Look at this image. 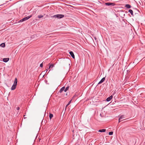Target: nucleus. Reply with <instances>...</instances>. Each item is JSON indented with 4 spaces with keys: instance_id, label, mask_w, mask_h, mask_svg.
I'll return each instance as SVG.
<instances>
[{
    "instance_id": "obj_1",
    "label": "nucleus",
    "mask_w": 145,
    "mask_h": 145,
    "mask_svg": "<svg viewBox=\"0 0 145 145\" xmlns=\"http://www.w3.org/2000/svg\"><path fill=\"white\" fill-rule=\"evenodd\" d=\"M17 83V80L16 78H15L14 81V83L13 85L12 86L11 88V90H14L16 87V86Z\"/></svg>"
},
{
    "instance_id": "obj_2",
    "label": "nucleus",
    "mask_w": 145,
    "mask_h": 145,
    "mask_svg": "<svg viewBox=\"0 0 145 145\" xmlns=\"http://www.w3.org/2000/svg\"><path fill=\"white\" fill-rule=\"evenodd\" d=\"M32 16V15H30V16H27V17H25L22 19L21 20H20L19 21V22H22L25 21L28 19H29Z\"/></svg>"
},
{
    "instance_id": "obj_3",
    "label": "nucleus",
    "mask_w": 145,
    "mask_h": 145,
    "mask_svg": "<svg viewBox=\"0 0 145 145\" xmlns=\"http://www.w3.org/2000/svg\"><path fill=\"white\" fill-rule=\"evenodd\" d=\"M64 15L62 14H57L53 16L54 18H61L64 17Z\"/></svg>"
},
{
    "instance_id": "obj_4",
    "label": "nucleus",
    "mask_w": 145,
    "mask_h": 145,
    "mask_svg": "<svg viewBox=\"0 0 145 145\" xmlns=\"http://www.w3.org/2000/svg\"><path fill=\"white\" fill-rule=\"evenodd\" d=\"M105 4L106 5L108 6H109L110 5H115V4L113 3H106Z\"/></svg>"
},
{
    "instance_id": "obj_5",
    "label": "nucleus",
    "mask_w": 145,
    "mask_h": 145,
    "mask_svg": "<svg viewBox=\"0 0 145 145\" xmlns=\"http://www.w3.org/2000/svg\"><path fill=\"white\" fill-rule=\"evenodd\" d=\"M69 54H70V55L74 59L75 58V57L74 55V54L71 51L69 52Z\"/></svg>"
},
{
    "instance_id": "obj_6",
    "label": "nucleus",
    "mask_w": 145,
    "mask_h": 145,
    "mask_svg": "<svg viewBox=\"0 0 145 145\" xmlns=\"http://www.w3.org/2000/svg\"><path fill=\"white\" fill-rule=\"evenodd\" d=\"M124 117L123 116H121L119 119V122H120V121L123 120L122 119H123Z\"/></svg>"
},
{
    "instance_id": "obj_7",
    "label": "nucleus",
    "mask_w": 145,
    "mask_h": 145,
    "mask_svg": "<svg viewBox=\"0 0 145 145\" xmlns=\"http://www.w3.org/2000/svg\"><path fill=\"white\" fill-rule=\"evenodd\" d=\"M113 96L112 95L110 96V97H108L106 99V101H110L112 98Z\"/></svg>"
},
{
    "instance_id": "obj_8",
    "label": "nucleus",
    "mask_w": 145,
    "mask_h": 145,
    "mask_svg": "<svg viewBox=\"0 0 145 145\" xmlns=\"http://www.w3.org/2000/svg\"><path fill=\"white\" fill-rule=\"evenodd\" d=\"M9 59V58H3V61L5 62H7L8 61Z\"/></svg>"
},
{
    "instance_id": "obj_9",
    "label": "nucleus",
    "mask_w": 145,
    "mask_h": 145,
    "mask_svg": "<svg viewBox=\"0 0 145 145\" xmlns=\"http://www.w3.org/2000/svg\"><path fill=\"white\" fill-rule=\"evenodd\" d=\"M105 77L103 78L101 80V81L98 83V84H100L102 83L105 81Z\"/></svg>"
},
{
    "instance_id": "obj_10",
    "label": "nucleus",
    "mask_w": 145,
    "mask_h": 145,
    "mask_svg": "<svg viewBox=\"0 0 145 145\" xmlns=\"http://www.w3.org/2000/svg\"><path fill=\"white\" fill-rule=\"evenodd\" d=\"M106 129H100L99 130V131L101 132H105L106 131Z\"/></svg>"
},
{
    "instance_id": "obj_11",
    "label": "nucleus",
    "mask_w": 145,
    "mask_h": 145,
    "mask_svg": "<svg viewBox=\"0 0 145 145\" xmlns=\"http://www.w3.org/2000/svg\"><path fill=\"white\" fill-rule=\"evenodd\" d=\"M65 87H62L61 89L60 90V93L61 92L63 91L64 89H65Z\"/></svg>"
},
{
    "instance_id": "obj_12",
    "label": "nucleus",
    "mask_w": 145,
    "mask_h": 145,
    "mask_svg": "<svg viewBox=\"0 0 145 145\" xmlns=\"http://www.w3.org/2000/svg\"><path fill=\"white\" fill-rule=\"evenodd\" d=\"M71 101H72V100H71L69 102L68 104L66 105V107H65V109H66V108H67V106L71 103Z\"/></svg>"
},
{
    "instance_id": "obj_13",
    "label": "nucleus",
    "mask_w": 145,
    "mask_h": 145,
    "mask_svg": "<svg viewBox=\"0 0 145 145\" xmlns=\"http://www.w3.org/2000/svg\"><path fill=\"white\" fill-rule=\"evenodd\" d=\"M125 7L127 8H130L131 7L130 5L129 4L126 5Z\"/></svg>"
},
{
    "instance_id": "obj_14",
    "label": "nucleus",
    "mask_w": 145,
    "mask_h": 145,
    "mask_svg": "<svg viewBox=\"0 0 145 145\" xmlns=\"http://www.w3.org/2000/svg\"><path fill=\"white\" fill-rule=\"evenodd\" d=\"M53 117V115L52 114H50L49 115V117L51 119Z\"/></svg>"
},
{
    "instance_id": "obj_15",
    "label": "nucleus",
    "mask_w": 145,
    "mask_h": 145,
    "mask_svg": "<svg viewBox=\"0 0 145 145\" xmlns=\"http://www.w3.org/2000/svg\"><path fill=\"white\" fill-rule=\"evenodd\" d=\"M0 46L3 47H4L5 46V44L4 43H2L1 44Z\"/></svg>"
},
{
    "instance_id": "obj_16",
    "label": "nucleus",
    "mask_w": 145,
    "mask_h": 145,
    "mask_svg": "<svg viewBox=\"0 0 145 145\" xmlns=\"http://www.w3.org/2000/svg\"><path fill=\"white\" fill-rule=\"evenodd\" d=\"M129 12L132 15L133 14V11L132 10L130 9L129 10Z\"/></svg>"
},
{
    "instance_id": "obj_17",
    "label": "nucleus",
    "mask_w": 145,
    "mask_h": 145,
    "mask_svg": "<svg viewBox=\"0 0 145 145\" xmlns=\"http://www.w3.org/2000/svg\"><path fill=\"white\" fill-rule=\"evenodd\" d=\"M54 67V64H51L49 67V69L50 68H52L53 67Z\"/></svg>"
},
{
    "instance_id": "obj_18",
    "label": "nucleus",
    "mask_w": 145,
    "mask_h": 145,
    "mask_svg": "<svg viewBox=\"0 0 145 145\" xmlns=\"http://www.w3.org/2000/svg\"><path fill=\"white\" fill-rule=\"evenodd\" d=\"M69 87H67L66 88L64 89V91L65 92L66 91L69 89Z\"/></svg>"
},
{
    "instance_id": "obj_19",
    "label": "nucleus",
    "mask_w": 145,
    "mask_h": 145,
    "mask_svg": "<svg viewBox=\"0 0 145 145\" xmlns=\"http://www.w3.org/2000/svg\"><path fill=\"white\" fill-rule=\"evenodd\" d=\"M113 132L112 131L110 132L109 133V135H112L113 134Z\"/></svg>"
},
{
    "instance_id": "obj_20",
    "label": "nucleus",
    "mask_w": 145,
    "mask_h": 145,
    "mask_svg": "<svg viewBox=\"0 0 145 145\" xmlns=\"http://www.w3.org/2000/svg\"><path fill=\"white\" fill-rule=\"evenodd\" d=\"M43 16L42 15H39L38 17V18H42L43 17Z\"/></svg>"
},
{
    "instance_id": "obj_21",
    "label": "nucleus",
    "mask_w": 145,
    "mask_h": 145,
    "mask_svg": "<svg viewBox=\"0 0 145 145\" xmlns=\"http://www.w3.org/2000/svg\"><path fill=\"white\" fill-rule=\"evenodd\" d=\"M40 67H43V64L42 63H41L40 65Z\"/></svg>"
},
{
    "instance_id": "obj_22",
    "label": "nucleus",
    "mask_w": 145,
    "mask_h": 145,
    "mask_svg": "<svg viewBox=\"0 0 145 145\" xmlns=\"http://www.w3.org/2000/svg\"><path fill=\"white\" fill-rule=\"evenodd\" d=\"M16 109L17 110H19L20 109V108L19 107H18Z\"/></svg>"
},
{
    "instance_id": "obj_23",
    "label": "nucleus",
    "mask_w": 145,
    "mask_h": 145,
    "mask_svg": "<svg viewBox=\"0 0 145 145\" xmlns=\"http://www.w3.org/2000/svg\"><path fill=\"white\" fill-rule=\"evenodd\" d=\"M137 60H135V61H135V62L137 61Z\"/></svg>"
},
{
    "instance_id": "obj_24",
    "label": "nucleus",
    "mask_w": 145,
    "mask_h": 145,
    "mask_svg": "<svg viewBox=\"0 0 145 145\" xmlns=\"http://www.w3.org/2000/svg\"><path fill=\"white\" fill-rule=\"evenodd\" d=\"M46 72L47 71V69H46Z\"/></svg>"
}]
</instances>
